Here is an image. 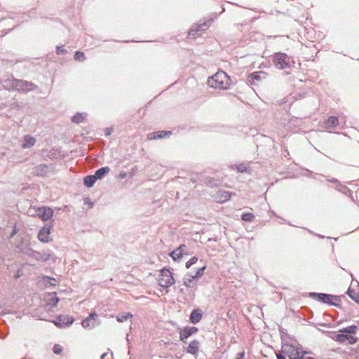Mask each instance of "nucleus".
<instances>
[{"label": "nucleus", "mask_w": 359, "mask_h": 359, "mask_svg": "<svg viewBox=\"0 0 359 359\" xmlns=\"http://www.w3.org/2000/svg\"><path fill=\"white\" fill-rule=\"evenodd\" d=\"M210 87L222 90L228 89L230 86V78L223 71H219L208 80Z\"/></svg>", "instance_id": "f257e3e1"}, {"label": "nucleus", "mask_w": 359, "mask_h": 359, "mask_svg": "<svg viewBox=\"0 0 359 359\" xmlns=\"http://www.w3.org/2000/svg\"><path fill=\"white\" fill-rule=\"evenodd\" d=\"M3 84L6 89L12 88L22 92H29L37 88V86L32 82L14 79L9 81L5 80Z\"/></svg>", "instance_id": "f03ea898"}, {"label": "nucleus", "mask_w": 359, "mask_h": 359, "mask_svg": "<svg viewBox=\"0 0 359 359\" xmlns=\"http://www.w3.org/2000/svg\"><path fill=\"white\" fill-rule=\"evenodd\" d=\"M293 63L292 59L285 53H278L273 57V64L279 69H290Z\"/></svg>", "instance_id": "7ed1b4c3"}, {"label": "nucleus", "mask_w": 359, "mask_h": 359, "mask_svg": "<svg viewBox=\"0 0 359 359\" xmlns=\"http://www.w3.org/2000/svg\"><path fill=\"white\" fill-rule=\"evenodd\" d=\"M158 285L167 288L175 283V278L172 276V272L168 269H163L159 273L158 278Z\"/></svg>", "instance_id": "20e7f679"}, {"label": "nucleus", "mask_w": 359, "mask_h": 359, "mask_svg": "<svg viewBox=\"0 0 359 359\" xmlns=\"http://www.w3.org/2000/svg\"><path fill=\"white\" fill-rule=\"evenodd\" d=\"M301 351L302 349L298 346L287 343L284 344L281 347V352L290 359H296Z\"/></svg>", "instance_id": "39448f33"}, {"label": "nucleus", "mask_w": 359, "mask_h": 359, "mask_svg": "<svg viewBox=\"0 0 359 359\" xmlns=\"http://www.w3.org/2000/svg\"><path fill=\"white\" fill-rule=\"evenodd\" d=\"M36 215L41 218L43 221H48L50 219L53 215V210L49 207H40L36 209Z\"/></svg>", "instance_id": "423d86ee"}, {"label": "nucleus", "mask_w": 359, "mask_h": 359, "mask_svg": "<svg viewBox=\"0 0 359 359\" xmlns=\"http://www.w3.org/2000/svg\"><path fill=\"white\" fill-rule=\"evenodd\" d=\"M205 269V266H203L196 271L194 276L184 278L183 281L184 285L187 287H194L196 285L194 279L201 277L204 273Z\"/></svg>", "instance_id": "0eeeda50"}, {"label": "nucleus", "mask_w": 359, "mask_h": 359, "mask_svg": "<svg viewBox=\"0 0 359 359\" xmlns=\"http://www.w3.org/2000/svg\"><path fill=\"white\" fill-rule=\"evenodd\" d=\"M211 20L203 22L201 23H199L196 25L193 26L189 32V36L190 38H195L197 36V32L200 31H203L208 29L210 25Z\"/></svg>", "instance_id": "6e6552de"}, {"label": "nucleus", "mask_w": 359, "mask_h": 359, "mask_svg": "<svg viewBox=\"0 0 359 359\" xmlns=\"http://www.w3.org/2000/svg\"><path fill=\"white\" fill-rule=\"evenodd\" d=\"M198 332V328L195 327H185L180 332V339L183 342H186V339H188L191 334Z\"/></svg>", "instance_id": "1a4fd4ad"}, {"label": "nucleus", "mask_w": 359, "mask_h": 359, "mask_svg": "<svg viewBox=\"0 0 359 359\" xmlns=\"http://www.w3.org/2000/svg\"><path fill=\"white\" fill-rule=\"evenodd\" d=\"M50 226H46L42 228L38 234V238L43 243H47L49 241Z\"/></svg>", "instance_id": "9d476101"}, {"label": "nucleus", "mask_w": 359, "mask_h": 359, "mask_svg": "<svg viewBox=\"0 0 359 359\" xmlns=\"http://www.w3.org/2000/svg\"><path fill=\"white\" fill-rule=\"evenodd\" d=\"M170 134H171L170 131H164V130L157 131V132L149 133L147 135V139L149 140L161 139V138H163L166 136H168Z\"/></svg>", "instance_id": "9b49d317"}, {"label": "nucleus", "mask_w": 359, "mask_h": 359, "mask_svg": "<svg viewBox=\"0 0 359 359\" xmlns=\"http://www.w3.org/2000/svg\"><path fill=\"white\" fill-rule=\"evenodd\" d=\"M336 340L341 343L348 341L349 344H353L357 341V338L351 335L339 334L336 336Z\"/></svg>", "instance_id": "f8f14e48"}, {"label": "nucleus", "mask_w": 359, "mask_h": 359, "mask_svg": "<svg viewBox=\"0 0 359 359\" xmlns=\"http://www.w3.org/2000/svg\"><path fill=\"white\" fill-rule=\"evenodd\" d=\"M59 300L55 292L48 293L46 296V304L50 306H56Z\"/></svg>", "instance_id": "ddd939ff"}, {"label": "nucleus", "mask_w": 359, "mask_h": 359, "mask_svg": "<svg viewBox=\"0 0 359 359\" xmlns=\"http://www.w3.org/2000/svg\"><path fill=\"white\" fill-rule=\"evenodd\" d=\"M199 350V341L197 340H193L191 341L187 348V351L189 353H191L192 355H196Z\"/></svg>", "instance_id": "4468645a"}, {"label": "nucleus", "mask_w": 359, "mask_h": 359, "mask_svg": "<svg viewBox=\"0 0 359 359\" xmlns=\"http://www.w3.org/2000/svg\"><path fill=\"white\" fill-rule=\"evenodd\" d=\"M36 143V139L29 135L24 137V142L22 144V148L28 149L32 147Z\"/></svg>", "instance_id": "2eb2a0df"}, {"label": "nucleus", "mask_w": 359, "mask_h": 359, "mask_svg": "<svg viewBox=\"0 0 359 359\" xmlns=\"http://www.w3.org/2000/svg\"><path fill=\"white\" fill-rule=\"evenodd\" d=\"M48 172V168L46 165H39L34 168V172L39 176H46Z\"/></svg>", "instance_id": "dca6fc26"}, {"label": "nucleus", "mask_w": 359, "mask_h": 359, "mask_svg": "<svg viewBox=\"0 0 359 359\" xmlns=\"http://www.w3.org/2000/svg\"><path fill=\"white\" fill-rule=\"evenodd\" d=\"M202 318V313L199 309H194L190 316V321L196 324L198 323Z\"/></svg>", "instance_id": "f3484780"}, {"label": "nucleus", "mask_w": 359, "mask_h": 359, "mask_svg": "<svg viewBox=\"0 0 359 359\" xmlns=\"http://www.w3.org/2000/svg\"><path fill=\"white\" fill-rule=\"evenodd\" d=\"M339 124V120L336 116L330 117L325 123L326 129H331L336 127Z\"/></svg>", "instance_id": "a211bd4d"}, {"label": "nucleus", "mask_w": 359, "mask_h": 359, "mask_svg": "<svg viewBox=\"0 0 359 359\" xmlns=\"http://www.w3.org/2000/svg\"><path fill=\"white\" fill-rule=\"evenodd\" d=\"M313 296H316L318 297V299L322 302H325V303H331L332 301L334 299V297H333L332 295H329V294H312Z\"/></svg>", "instance_id": "6ab92c4d"}, {"label": "nucleus", "mask_w": 359, "mask_h": 359, "mask_svg": "<svg viewBox=\"0 0 359 359\" xmlns=\"http://www.w3.org/2000/svg\"><path fill=\"white\" fill-rule=\"evenodd\" d=\"M109 170L110 169L109 167H102L95 172L94 176L97 180H101L109 172Z\"/></svg>", "instance_id": "aec40b11"}, {"label": "nucleus", "mask_w": 359, "mask_h": 359, "mask_svg": "<svg viewBox=\"0 0 359 359\" xmlns=\"http://www.w3.org/2000/svg\"><path fill=\"white\" fill-rule=\"evenodd\" d=\"M347 294L351 299L357 304H359V292L355 291V290L350 287L347 290Z\"/></svg>", "instance_id": "412c9836"}, {"label": "nucleus", "mask_w": 359, "mask_h": 359, "mask_svg": "<svg viewBox=\"0 0 359 359\" xmlns=\"http://www.w3.org/2000/svg\"><path fill=\"white\" fill-rule=\"evenodd\" d=\"M183 248H176L174 251L170 253V256L175 261L180 260L184 258Z\"/></svg>", "instance_id": "4be33fe9"}, {"label": "nucleus", "mask_w": 359, "mask_h": 359, "mask_svg": "<svg viewBox=\"0 0 359 359\" xmlns=\"http://www.w3.org/2000/svg\"><path fill=\"white\" fill-rule=\"evenodd\" d=\"M250 77L254 81H262L263 79H265L266 77V74L264 72H257L251 74L250 75Z\"/></svg>", "instance_id": "5701e85b"}, {"label": "nucleus", "mask_w": 359, "mask_h": 359, "mask_svg": "<svg viewBox=\"0 0 359 359\" xmlns=\"http://www.w3.org/2000/svg\"><path fill=\"white\" fill-rule=\"evenodd\" d=\"M96 178L93 175H88L87 177H86L84 178V184L87 187H92L95 181H96Z\"/></svg>", "instance_id": "b1692460"}, {"label": "nucleus", "mask_w": 359, "mask_h": 359, "mask_svg": "<svg viewBox=\"0 0 359 359\" xmlns=\"http://www.w3.org/2000/svg\"><path fill=\"white\" fill-rule=\"evenodd\" d=\"M86 114L84 113H78L76 115L73 116L72 118V122L75 123H81L84 118H86Z\"/></svg>", "instance_id": "393cba45"}, {"label": "nucleus", "mask_w": 359, "mask_h": 359, "mask_svg": "<svg viewBox=\"0 0 359 359\" xmlns=\"http://www.w3.org/2000/svg\"><path fill=\"white\" fill-rule=\"evenodd\" d=\"M219 199L221 202H225L230 199L231 196V193L226 191H220L219 192Z\"/></svg>", "instance_id": "a878e982"}, {"label": "nucleus", "mask_w": 359, "mask_h": 359, "mask_svg": "<svg viewBox=\"0 0 359 359\" xmlns=\"http://www.w3.org/2000/svg\"><path fill=\"white\" fill-rule=\"evenodd\" d=\"M133 317V315L130 313H123L119 314L116 317V320L118 322H124L127 320L128 318H131Z\"/></svg>", "instance_id": "bb28decb"}, {"label": "nucleus", "mask_w": 359, "mask_h": 359, "mask_svg": "<svg viewBox=\"0 0 359 359\" xmlns=\"http://www.w3.org/2000/svg\"><path fill=\"white\" fill-rule=\"evenodd\" d=\"M255 217V215L251 212H245V213H243L241 215V219L243 221L248 222H252L254 220Z\"/></svg>", "instance_id": "cd10ccee"}, {"label": "nucleus", "mask_w": 359, "mask_h": 359, "mask_svg": "<svg viewBox=\"0 0 359 359\" xmlns=\"http://www.w3.org/2000/svg\"><path fill=\"white\" fill-rule=\"evenodd\" d=\"M357 330H358V327L355 325H351V326H348V327H346L341 330L339 332H346V333H348V334H354L356 332Z\"/></svg>", "instance_id": "c85d7f7f"}, {"label": "nucleus", "mask_w": 359, "mask_h": 359, "mask_svg": "<svg viewBox=\"0 0 359 359\" xmlns=\"http://www.w3.org/2000/svg\"><path fill=\"white\" fill-rule=\"evenodd\" d=\"M58 320L60 321H62V323H66L67 325H71L72 324L74 321V318L71 316H59Z\"/></svg>", "instance_id": "c756f323"}, {"label": "nucleus", "mask_w": 359, "mask_h": 359, "mask_svg": "<svg viewBox=\"0 0 359 359\" xmlns=\"http://www.w3.org/2000/svg\"><path fill=\"white\" fill-rule=\"evenodd\" d=\"M296 359H314L313 357L309 355V353L304 351H301L299 355Z\"/></svg>", "instance_id": "7c9ffc66"}, {"label": "nucleus", "mask_w": 359, "mask_h": 359, "mask_svg": "<svg viewBox=\"0 0 359 359\" xmlns=\"http://www.w3.org/2000/svg\"><path fill=\"white\" fill-rule=\"evenodd\" d=\"M74 59L79 61H83L85 60V55L83 52L77 51L74 55Z\"/></svg>", "instance_id": "2f4dec72"}, {"label": "nucleus", "mask_w": 359, "mask_h": 359, "mask_svg": "<svg viewBox=\"0 0 359 359\" xmlns=\"http://www.w3.org/2000/svg\"><path fill=\"white\" fill-rule=\"evenodd\" d=\"M198 260V258L196 257H193L189 261L186 262V267L189 268L191 265L195 264Z\"/></svg>", "instance_id": "473e14b6"}, {"label": "nucleus", "mask_w": 359, "mask_h": 359, "mask_svg": "<svg viewBox=\"0 0 359 359\" xmlns=\"http://www.w3.org/2000/svg\"><path fill=\"white\" fill-rule=\"evenodd\" d=\"M62 351V347L60 344H55L53 346V352L55 354H60Z\"/></svg>", "instance_id": "72a5a7b5"}, {"label": "nucleus", "mask_w": 359, "mask_h": 359, "mask_svg": "<svg viewBox=\"0 0 359 359\" xmlns=\"http://www.w3.org/2000/svg\"><path fill=\"white\" fill-rule=\"evenodd\" d=\"M90 319L88 318H86L82 321V326L85 328L90 327L91 325L90 324Z\"/></svg>", "instance_id": "f704fd0d"}, {"label": "nucleus", "mask_w": 359, "mask_h": 359, "mask_svg": "<svg viewBox=\"0 0 359 359\" xmlns=\"http://www.w3.org/2000/svg\"><path fill=\"white\" fill-rule=\"evenodd\" d=\"M66 52H67L66 50L64 49L62 47H61V46H57V53L58 55L64 54Z\"/></svg>", "instance_id": "c9c22d12"}, {"label": "nucleus", "mask_w": 359, "mask_h": 359, "mask_svg": "<svg viewBox=\"0 0 359 359\" xmlns=\"http://www.w3.org/2000/svg\"><path fill=\"white\" fill-rule=\"evenodd\" d=\"M237 169L241 172H245L247 170V168L245 166H244V165L238 166Z\"/></svg>", "instance_id": "e433bc0d"}, {"label": "nucleus", "mask_w": 359, "mask_h": 359, "mask_svg": "<svg viewBox=\"0 0 359 359\" xmlns=\"http://www.w3.org/2000/svg\"><path fill=\"white\" fill-rule=\"evenodd\" d=\"M90 320H95L96 318H97V314L95 313V312H92L89 317H88Z\"/></svg>", "instance_id": "4c0bfd02"}, {"label": "nucleus", "mask_w": 359, "mask_h": 359, "mask_svg": "<svg viewBox=\"0 0 359 359\" xmlns=\"http://www.w3.org/2000/svg\"><path fill=\"white\" fill-rule=\"evenodd\" d=\"M119 177H120V178H121V179L125 178V177H126V172H120V174H119Z\"/></svg>", "instance_id": "58836bf2"}, {"label": "nucleus", "mask_w": 359, "mask_h": 359, "mask_svg": "<svg viewBox=\"0 0 359 359\" xmlns=\"http://www.w3.org/2000/svg\"><path fill=\"white\" fill-rule=\"evenodd\" d=\"M238 358L243 359V357L245 356V352H244V351H243V352H241V353H238Z\"/></svg>", "instance_id": "ea45409f"}, {"label": "nucleus", "mask_w": 359, "mask_h": 359, "mask_svg": "<svg viewBox=\"0 0 359 359\" xmlns=\"http://www.w3.org/2000/svg\"><path fill=\"white\" fill-rule=\"evenodd\" d=\"M277 359H285V356H283L281 353L276 354Z\"/></svg>", "instance_id": "a19ab883"}, {"label": "nucleus", "mask_w": 359, "mask_h": 359, "mask_svg": "<svg viewBox=\"0 0 359 359\" xmlns=\"http://www.w3.org/2000/svg\"><path fill=\"white\" fill-rule=\"evenodd\" d=\"M331 182L337 183L339 185V183L338 182V181L336 179L332 180Z\"/></svg>", "instance_id": "79ce46f5"}, {"label": "nucleus", "mask_w": 359, "mask_h": 359, "mask_svg": "<svg viewBox=\"0 0 359 359\" xmlns=\"http://www.w3.org/2000/svg\"><path fill=\"white\" fill-rule=\"evenodd\" d=\"M19 272H20V271H18L17 274H16V276H15V277H16V278H18V277H20V275H21V274H20V273H19Z\"/></svg>", "instance_id": "37998d69"}, {"label": "nucleus", "mask_w": 359, "mask_h": 359, "mask_svg": "<svg viewBox=\"0 0 359 359\" xmlns=\"http://www.w3.org/2000/svg\"><path fill=\"white\" fill-rule=\"evenodd\" d=\"M44 278L50 279V280H54L55 282V280L54 278H50L48 276H46V277H44Z\"/></svg>", "instance_id": "c03bdc74"}, {"label": "nucleus", "mask_w": 359, "mask_h": 359, "mask_svg": "<svg viewBox=\"0 0 359 359\" xmlns=\"http://www.w3.org/2000/svg\"><path fill=\"white\" fill-rule=\"evenodd\" d=\"M179 247L182 248V247H185V245L184 244H182Z\"/></svg>", "instance_id": "a18cd8bd"}, {"label": "nucleus", "mask_w": 359, "mask_h": 359, "mask_svg": "<svg viewBox=\"0 0 359 359\" xmlns=\"http://www.w3.org/2000/svg\"><path fill=\"white\" fill-rule=\"evenodd\" d=\"M15 231H13V233H12V236H13V234H15Z\"/></svg>", "instance_id": "49530a36"}, {"label": "nucleus", "mask_w": 359, "mask_h": 359, "mask_svg": "<svg viewBox=\"0 0 359 359\" xmlns=\"http://www.w3.org/2000/svg\"><path fill=\"white\" fill-rule=\"evenodd\" d=\"M236 359H241V358H236Z\"/></svg>", "instance_id": "de8ad7c7"}]
</instances>
